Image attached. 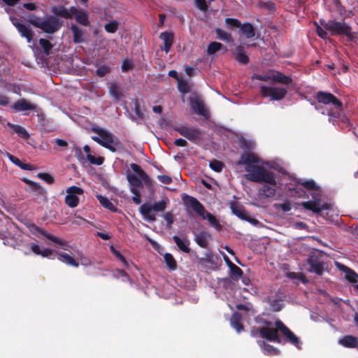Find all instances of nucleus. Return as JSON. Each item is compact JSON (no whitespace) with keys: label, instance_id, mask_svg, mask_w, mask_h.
Segmentation results:
<instances>
[{"label":"nucleus","instance_id":"a19ab883","mask_svg":"<svg viewBox=\"0 0 358 358\" xmlns=\"http://www.w3.org/2000/svg\"><path fill=\"white\" fill-rule=\"evenodd\" d=\"M259 7L268 11H274L276 8L275 3L272 1H260L259 3Z\"/></svg>","mask_w":358,"mask_h":358},{"label":"nucleus","instance_id":"79ce46f5","mask_svg":"<svg viewBox=\"0 0 358 358\" xmlns=\"http://www.w3.org/2000/svg\"><path fill=\"white\" fill-rule=\"evenodd\" d=\"M225 23L228 28L233 29L234 28H240L241 26V22L235 18L227 17L225 20Z\"/></svg>","mask_w":358,"mask_h":358},{"label":"nucleus","instance_id":"9b49d317","mask_svg":"<svg viewBox=\"0 0 358 358\" xmlns=\"http://www.w3.org/2000/svg\"><path fill=\"white\" fill-rule=\"evenodd\" d=\"M327 30L331 32L332 35L351 36L352 29L345 22L329 20L324 26Z\"/></svg>","mask_w":358,"mask_h":358},{"label":"nucleus","instance_id":"bf43d9fd","mask_svg":"<svg viewBox=\"0 0 358 358\" xmlns=\"http://www.w3.org/2000/svg\"><path fill=\"white\" fill-rule=\"evenodd\" d=\"M195 6L202 11L208 10V4L206 0H194Z\"/></svg>","mask_w":358,"mask_h":358},{"label":"nucleus","instance_id":"393cba45","mask_svg":"<svg viewBox=\"0 0 358 358\" xmlns=\"http://www.w3.org/2000/svg\"><path fill=\"white\" fill-rule=\"evenodd\" d=\"M173 240L180 250L187 254L190 252V248H189L190 242L187 238L182 240L179 236L175 235L173 236Z\"/></svg>","mask_w":358,"mask_h":358},{"label":"nucleus","instance_id":"c03bdc74","mask_svg":"<svg viewBox=\"0 0 358 358\" xmlns=\"http://www.w3.org/2000/svg\"><path fill=\"white\" fill-rule=\"evenodd\" d=\"M229 268L231 275L235 276L236 278H239L243 275L242 269L234 263H231V265H229Z\"/></svg>","mask_w":358,"mask_h":358},{"label":"nucleus","instance_id":"423d86ee","mask_svg":"<svg viewBox=\"0 0 358 358\" xmlns=\"http://www.w3.org/2000/svg\"><path fill=\"white\" fill-rule=\"evenodd\" d=\"M130 168L138 176V177L135 174L127 173V179L130 185L131 191L140 189L143 187V182L148 188L152 187V180L139 165L132 163L130 164Z\"/></svg>","mask_w":358,"mask_h":358},{"label":"nucleus","instance_id":"0eeeda50","mask_svg":"<svg viewBox=\"0 0 358 358\" xmlns=\"http://www.w3.org/2000/svg\"><path fill=\"white\" fill-rule=\"evenodd\" d=\"M92 130L99 135V136H92L93 141L113 152H116L117 149L113 144L117 145L120 141L117 138L114 139L113 134L101 127H93Z\"/></svg>","mask_w":358,"mask_h":358},{"label":"nucleus","instance_id":"680f3d73","mask_svg":"<svg viewBox=\"0 0 358 358\" xmlns=\"http://www.w3.org/2000/svg\"><path fill=\"white\" fill-rule=\"evenodd\" d=\"M134 112L139 119L143 120L144 118V114L140 109V104L137 99L134 101Z\"/></svg>","mask_w":358,"mask_h":358},{"label":"nucleus","instance_id":"338daca9","mask_svg":"<svg viewBox=\"0 0 358 358\" xmlns=\"http://www.w3.org/2000/svg\"><path fill=\"white\" fill-rule=\"evenodd\" d=\"M31 250L36 255H41L42 250H41L40 246L34 243L30 244Z\"/></svg>","mask_w":358,"mask_h":358},{"label":"nucleus","instance_id":"c756f323","mask_svg":"<svg viewBox=\"0 0 358 358\" xmlns=\"http://www.w3.org/2000/svg\"><path fill=\"white\" fill-rule=\"evenodd\" d=\"M285 276L294 281V283L298 284V281H301L303 284H306L308 280L306 276L303 273H296L288 271L285 273Z\"/></svg>","mask_w":358,"mask_h":358},{"label":"nucleus","instance_id":"49530a36","mask_svg":"<svg viewBox=\"0 0 358 358\" xmlns=\"http://www.w3.org/2000/svg\"><path fill=\"white\" fill-rule=\"evenodd\" d=\"M118 26L119 24L117 21L113 20L109 23L106 24L104 26V29L107 32L113 34L116 32V31L117 30Z\"/></svg>","mask_w":358,"mask_h":358},{"label":"nucleus","instance_id":"58836bf2","mask_svg":"<svg viewBox=\"0 0 358 358\" xmlns=\"http://www.w3.org/2000/svg\"><path fill=\"white\" fill-rule=\"evenodd\" d=\"M39 45L43 48L45 55H49L51 53L53 45L45 38H41L39 40Z\"/></svg>","mask_w":358,"mask_h":358},{"label":"nucleus","instance_id":"6e6552de","mask_svg":"<svg viewBox=\"0 0 358 358\" xmlns=\"http://www.w3.org/2000/svg\"><path fill=\"white\" fill-rule=\"evenodd\" d=\"M167 206V201L161 200L154 203H145L139 208V212L145 220L155 222L157 220L155 213L163 212Z\"/></svg>","mask_w":358,"mask_h":358},{"label":"nucleus","instance_id":"7c9ffc66","mask_svg":"<svg viewBox=\"0 0 358 358\" xmlns=\"http://www.w3.org/2000/svg\"><path fill=\"white\" fill-rule=\"evenodd\" d=\"M231 209L234 215L242 220L248 219V213L244 207L238 203H232Z\"/></svg>","mask_w":358,"mask_h":358},{"label":"nucleus","instance_id":"20e7f679","mask_svg":"<svg viewBox=\"0 0 358 358\" xmlns=\"http://www.w3.org/2000/svg\"><path fill=\"white\" fill-rule=\"evenodd\" d=\"M320 187L315 183V217L332 221L335 213L334 202L331 198L320 195Z\"/></svg>","mask_w":358,"mask_h":358},{"label":"nucleus","instance_id":"8fccbe9b","mask_svg":"<svg viewBox=\"0 0 358 358\" xmlns=\"http://www.w3.org/2000/svg\"><path fill=\"white\" fill-rule=\"evenodd\" d=\"M87 160L92 164L95 165H101L103 163L104 159L103 157H94L91 154L87 155Z\"/></svg>","mask_w":358,"mask_h":358},{"label":"nucleus","instance_id":"6e6d98bb","mask_svg":"<svg viewBox=\"0 0 358 358\" xmlns=\"http://www.w3.org/2000/svg\"><path fill=\"white\" fill-rule=\"evenodd\" d=\"M163 217H164V219L165 220V221L166 222V227H167V228H169V229L171 228L172 224L174 222V218H173V215L172 213L171 212H166L164 215Z\"/></svg>","mask_w":358,"mask_h":358},{"label":"nucleus","instance_id":"13d9d810","mask_svg":"<svg viewBox=\"0 0 358 358\" xmlns=\"http://www.w3.org/2000/svg\"><path fill=\"white\" fill-rule=\"evenodd\" d=\"M121 68L122 71H127L134 68V64L131 61H129L127 59H124L122 61Z\"/></svg>","mask_w":358,"mask_h":358},{"label":"nucleus","instance_id":"ea45409f","mask_svg":"<svg viewBox=\"0 0 358 358\" xmlns=\"http://www.w3.org/2000/svg\"><path fill=\"white\" fill-rule=\"evenodd\" d=\"M27 183L29 184L31 189L38 192L39 194H41V195L45 194V193H46L45 190L39 183L33 182V181H30V180H27Z\"/></svg>","mask_w":358,"mask_h":358},{"label":"nucleus","instance_id":"4c0bfd02","mask_svg":"<svg viewBox=\"0 0 358 358\" xmlns=\"http://www.w3.org/2000/svg\"><path fill=\"white\" fill-rule=\"evenodd\" d=\"M268 303L271 309L274 312L280 311L284 307L282 301L280 299H268Z\"/></svg>","mask_w":358,"mask_h":358},{"label":"nucleus","instance_id":"6ab92c4d","mask_svg":"<svg viewBox=\"0 0 358 358\" xmlns=\"http://www.w3.org/2000/svg\"><path fill=\"white\" fill-rule=\"evenodd\" d=\"M336 266L340 271L345 273V278L348 282L351 283H356L357 282L358 274L354 270L341 263H336Z\"/></svg>","mask_w":358,"mask_h":358},{"label":"nucleus","instance_id":"f704fd0d","mask_svg":"<svg viewBox=\"0 0 358 358\" xmlns=\"http://www.w3.org/2000/svg\"><path fill=\"white\" fill-rule=\"evenodd\" d=\"M272 80L278 83L288 85L292 82V79L290 76H285L280 72H277L275 74L272 76Z\"/></svg>","mask_w":358,"mask_h":358},{"label":"nucleus","instance_id":"412c9836","mask_svg":"<svg viewBox=\"0 0 358 358\" xmlns=\"http://www.w3.org/2000/svg\"><path fill=\"white\" fill-rule=\"evenodd\" d=\"M338 343L345 347L348 348H355L358 347V338L352 336V335H347L339 339Z\"/></svg>","mask_w":358,"mask_h":358},{"label":"nucleus","instance_id":"c9c22d12","mask_svg":"<svg viewBox=\"0 0 358 358\" xmlns=\"http://www.w3.org/2000/svg\"><path fill=\"white\" fill-rule=\"evenodd\" d=\"M164 262L169 271H174L177 268V262L171 253H166L164 255Z\"/></svg>","mask_w":358,"mask_h":358},{"label":"nucleus","instance_id":"69168bd1","mask_svg":"<svg viewBox=\"0 0 358 358\" xmlns=\"http://www.w3.org/2000/svg\"><path fill=\"white\" fill-rule=\"evenodd\" d=\"M264 350L269 355H277L278 351L275 348L269 344L264 345Z\"/></svg>","mask_w":358,"mask_h":358},{"label":"nucleus","instance_id":"aec40b11","mask_svg":"<svg viewBox=\"0 0 358 358\" xmlns=\"http://www.w3.org/2000/svg\"><path fill=\"white\" fill-rule=\"evenodd\" d=\"M211 238V235L205 231H202L199 234L194 235V241L201 248H208V241Z\"/></svg>","mask_w":358,"mask_h":358},{"label":"nucleus","instance_id":"39448f33","mask_svg":"<svg viewBox=\"0 0 358 358\" xmlns=\"http://www.w3.org/2000/svg\"><path fill=\"white\" fill-rule=\"evenodd\" d=\"M182 199L187 207L191 208L202 219L207 220L211 227L218 231L222 229V225L218 220L213 214L208 212L198 199L187 194L182 196Z\"/></svg>","mask_w":358,"mask_h":358},{"label":"nucleus","instance_id":"f3484780","mask_svg":"<svg viewBox=\"0 0 358 358\" xmlns=\"http://www.w3.org/2000/svg\"><path fill=\"white\" fill-rule=\"evenodd\" d=\"M72 17H75L76 22L82 25L90 24L89 17L87 12L79 10L76 7H71Z\"/></svg>","mask_w":358,"mask_h":358},{"label":"nucleus","instance_id":"774afa93","mask_svg":"<svg viewBox=\"0 0 358 358\" xmlns=\"http://www.w3.org/2000/svg\"><path fill=\"white\" fill-rule=\"evenodd\" d=\"M299 184L303 189L306 188L307 190H313V180L305 181Z\"/></svg>","mask_w":358,"mask_h":358},{"label":"nucleus","instance_id":"052dcab7","mask_svg":"<svg viewBox=\"0 0 358 358\" xmlns=\"http://www.w3.org/2000/svg\"><path fill=\"white\" fill-rule=\"evenodd\" d=\"M131 193L134 194L132 200L134 203L140 204L141 203L140 189H132Z\"/></svg>","mask_w":358,"mask_h":358},{"label":"nucleus","instance_id":"2eb2a0df","mask_svg":"<svg viewBox=\"0 0 358 358\" xmlns=\"http://www.w3.org/2000/svg\"><path fill=\"white\" fill-rule=\"evenodd\" d=\"M189 104L192 110L196 114L201 116H207L208 110H206L203 100L196 96L194 97H190Z\"/></svg>","mask_w":358,"mask_h":358},{"label":"nucleus","instance_id":"e2e57ef3","mask_svg":"<svg viewBox=\"0 0 358 358\" xmlns=\"http://www.w3.org/2000/svg\"><path fill=\"white\" fill-rule=\"evenodd\" d=\"M157 178L162 183L165 185H169L172 182V178L167 175H159Z\"/></svg>","mask_w":358,"mask_h":358},{"label":"nucleus","instance_id":"473e14b6","mask_svg":"<svg viewBox=\"0 0 358 358\" xmlns=\"http://www.w3.org/2000/svg\"><path fill=\"white\" fill-rule=\"evenodd\" d=\"M96 199L99 201L100 204L105 208L110 210L112 212H117V208L115 206V205L110 201L108 198L102 196V195H96Z\"/></svg>","mask_w":358,"mask_h":358},{"label":"nucleus","instance_id":"37998d69","mask_svg":"<svg viewBox=\"0 0 358 358\" xmlns=\"http://www.w3.org/2000/svg\"><path fill=\"white\" fill-rule=\"evenodd\" d=\"M178 90L182 94L188 93L190 90V87L188 85L187 82L182 79H180L178 81Z\"/></svg>","mask_w":358,"mask_h":358},{"label":"nucleus","instance_id":"864d4df0","mask_svg":"<svg viewBox=\"0 0 358 358\" xmlns=\"http://www.w3.org/2000/svg\"><path fill=\"white\" fill-rule=\"evenodd\" d=\"M110 70L111 69L110 66L106 65H102L97 69L96 73L99 77H103L107 73H110Z\"/></svg>","mask_w":358,"mask_h":358},{"label":"nucleus","instance_id":"1a4fd4ad","mask_svg":"<svg viewBox=\"0 0 358 358\" xmlns=\"http://www.w3.org/2000/svg\"><path fill=\"white\" fill-rule=\"evenodd\" d=\"M29 231L34 236H38L39 235L45 237L47 239L52 241L53 243L60 245L63 249L67 250L70 247L69 243L64 239L59 238L52 234L45 231L43 228L32 224L29 227Z\"/></svg>","mask_w":358,"mask_h":358},{"label":"nucleus","instance_id":"e433bc0d","mask_svg":"<svg viewBox=\"0 0 358 358\" xmlns=\"http://www.w3.org/2000/svg\"><path fill=\"white\" fill-rule=\"evenodd\" d=\"M215 33L217 34V38L226 42L232 41L231 34L225 31L224 30L220 28H217L215 29Z\"/></svg>","mask_w":358,"mask_h":358},{"label":"nucleus","instance_id":"f8f14e48","mask_svg":"<svg viewBox=\"0 0 358 358\" xmlns=\"http://www.w3.org/2000/svg\"><path fill=\"white\" fill-rule=\"evenodd\" d=\"M174 130L185 138H187L189 141L194 143L200 141L202 137V132L199 128L178 126L174 127Z\"/></svg>","mask_w":358,"mask_h":358},{"label":"nucleus","instance_id":"a211bd4d","mask_svg":"<svg viewBox=\"0 0 358 358\" xmlns=\"http://www.w3.org/2000/svg\"><path fill=\"white\" fill-rule=\"evenodd\" d=\"M159 38L163 41L164 46L161 47L162 50L169 52L172 47L174 35L171 31H164L159 35Z\"/></svg>","mask_w":358,"mask_h":358},{"label":"nucleus","instance_id":"a878e982","mask_svg":"<svg viewBox=\"0 0 358 358\" xmlns=\"http://www.w3.org/2000/svg\"><path fill=\"white\" fill-rule=\"evenodd\" d=\"M57 259L58 260L66 264L69 266L78 267L79 263L77 262L73 257L69 255L67 253L64 252H57Z\"/></svg>","mask_w":358,"mask_h":358},{"label":"nucleus","instance_id":"2f4dec72","mask_svg":"<svg viewBox=\"0 0 358 358\" xmlns=\"http://www.w3.org/2000/svg\"><path fill=\"white\" fill-rule=\"evenodd\" d=\"M240 31L247 38H252L255 36V29L253 25L249 22L241 24Z\"/></svg>","mask_w":358,"mask_h":358},{"label":"nucleus","instance_id":"3c124183","mask_svg":"<svg viewBox=\"0 0 358 358\" xmlns=\"http://www.w3.org/2000/svg\"><path fill=\"white\" fill-rule=\"evenodd\" d=\"M38 178H39L40 179L43 180V181H45V182H47L48 184H52L54 183L55 182V178L53 176H52L50 173H40L38 174Z\"/></svg>","mask_w":358,"mask_h":358},{"label":"nucleus","instance_id":"f03ea898","mask_svg":"<svg viewBox=\"0 0 358 358\" xmlns=\"http://www.w3.org/2000/svg\"><path fill=\"white\" fill-rule=\"evenodd\" d=\"M315 98L318 103L325 106H315V109L322 115L329 116V122L334 124H343L348 130L352 128V124L343 113V103L336 96L329 92L319 91Z\"/></svg>","mask_w":358,"mask_h":358},{"label":"nucleus","instance_id":"4d7b16f0","mask_svg":"<svg viewBox=\"0 0 358 358\" xmlns=\"http://www.w3.org/2000/svg\"><path fill=\"white\" fill-rule=\"evenodd\" d=\"M274 206L275 208H281L283 212H288L292 209V204L289 201L282 203H276Z\"/></svg>","mask_w":358,"mask_h":358},{"label":"nucleus","instance_id":"dca6fc26","mask_svg":"<svg viewBox=\"0 0 358 358\" xmlns=\"http://www.w3.org/2000/svg\"><path fill=\"white\" fill-rule=\"evenodd\" d=\"M12 22L22 37L26 38L28 42H31L32 41L33 31L29 26H26L24 24L19 22L17 19H13Z\"/></svg>","mask_w":358,"mask_h":358},{"label":"nucleus","instance_id":"09e8293b","mask_svg":"<svg viewBox=\"0 0 358 358\" xmlns=\"http://www.w3.org/2000/svg\"><path fill=\"white\" fill-rule=\"evenodd\" d=\"M110 250L119 260H120L124 264V266L128 267L129 264L126 258L119 251H117L113 245L110 246Z\"/></svg>","mask_w":358,"mask_h":358},{"label":"nucleus","instance_id":"5701e85b","mask_svg":"<svg viewBox=\"0 0 358 358\" xmlns=\"http://www.w3.org/2000/svg\"><path fill=\"white\" fill-rule=\"evenodd\" d=\"M235 55L236 60L241 64H247L249 63V57L246 55L244 47L243 45H238L236 47L235 51L234 52Z\"/></svg>","mask_w":358,"mask_h":358},{"label":"nucleus","instance_id":"a18cd8bd","mask_svg":"<svg viewBox=\"0 0 358 358\" xmlns=\"http://www.w3.org/2000/svg\"><path fill=\"white\" fill-rule=\"evenodd\" d=\"M209 166L210 169L215 172H221L224 167L223 163L216 159L210 161Z\"/></svg>","mask_w":358,"mask_h":358},{"label":"nucleus","instance_id":"5fc2aeb1","mask_svg":"<svg viewBox=\"0 0 358 358\" xmlns=\"http://www.w3.org/2000/svg\"><path fill=\"white\" fill-rule=\"evenodd\" d=\"M110 93L117 99H120L122 96L121 92L119 90V87L115 84H112L110 87Z\"/></svg>","mask_w":358,"mask_h":358},{"label":"nucleus","instance_id":"ddd939ff","mask_svg":"<svg viewBox=\"0 0 358 358\" xmlns=\"http://www.w3.org/2000/svg\"><path fill=\"white\" fill-rule=\"evenodd\" d=\"M61 23L55 16H49L41 22L39 25L36 24V27L41 29L47 34H54L61 27Z\"/></svg>","mask_w":358,"mask_h":358},{"label":"nucleus","instance_id":"4be33fe9","mask_svg":"<svg viewBox=\"0 0 358 358\" xmlns=\"http://www.w3.org/2000/svg\"><path fill=\"white\" fill-rule=\"evenodd\" d=\"M242 315L238 312H234L230 319L231 326L237 331L241 333L244 330V326L241 323Z\"/></svg>","mask_w":358,"mask_h":358},{"label":"nucleus","instance_id":"b1692460","mask_svg":"<svg viewBox=\"0 0 358 358\" xmlns=\"http://www.w3.org/2000/svg\"><path fill=\"white\" fill-rule=\"evenodd\" d=\"M13 108L17 111H25V110H34L36 108V106L28 102L26 99H22L17 101H16Z\"/></svg>","mask_w":358,"mask_h":358},{"label":"nucleus","instance_id":"7ed1b4c3","mask_svg":"<svg viewBox=\"0 0 358 358\" xmlns=\"http://www.w3.org/2000/svg\"><path fill=\"white\" fill-rule=\"evenodd\" d=\"M275 328L262 327L259 329V336L269 341L281 343V338L278 335L280 331L284 336L285 342L289 343L295 346L299 344V338L280 320L275 322Z\"/></svg>","mask_w":358,"mask_h":358},{"label":"nucleus","instance_id":"72a5a7b5","mask_svg":"<svg viewBox=\"0 0 358 358\" xmlns=\"http://www.w3.org/2000/svg\"><path fill=\"white\" fill-rule=\"evenodd\" d=\"M8 126L13 129L14 132H15L20 137L27 139L29 137V134L27 132V131L22 127L17 125V124H13L10 122L8 123Z\"/></svg>","mask_w":358,"mask_h":358},{"label":"nucleus","instance_id":"4468645a","mask_svg":"<svg viewBox=\"0 0 358 358\" xmlns=\"http://www.w3.org/2000/svg\"><path fill=\"white\" fill-rule=\"evenodd\" d=\"M83 189L75 185L69 187L66 189L67 195L65 197V202L66 205L70 208H75L78 205L79 199L78 195L83 194Z\"/></svg>","mask_w":358,"mask_h":358},{"label":"nucleus","instance_id":"f257e3e1","mask_svg":"<svg viewBox=\"0 0 358 358\" xmlns=\"http://www.w3.org/2000/svg\"><path fill=\"white\" fill-rule=\"evenodd\" d=\"M259 163V157L252 152L243 153L237 162L238 165L245 166L247 172L245 178L251 182L264 183L258 190V195L264 198L273 197L276 192L277 181L275 173L268 171Z\"/></svg>","mask_w":358,"mask_h":358},{"label":"nucleus","instance_id":"9d476101","mask_svg":"<svg viewBox=\"0 0 358 358\" xmlns=\"http://www.w3.org/2000/svg\"><path fill=\"white\" fill-rule=\"evenodd\" d=\"M287 90L284 87H267L262 85L260 87V94L263 97H269L271 101H280L285 98Z\"/></svg>","mask_w":358,"mask_h":358},{"label":"nucleus","instance_id":"cd10ccee","mask_svg":"<svg viewBox=\"0 0 358 358\" xmlns=\"http://www.w3.org/2000/svg\"><path fill=\"white\" fill-rule=\"evenodd\" d=\"M71 29L73 33V42L75 43H81L85 41V36L83 31L76 24H72Z\"/></svg>","mask_w":358,"mask_h":358},{"label":"nucleus","instance_id":"bb28decb","mask_svg":"<svg viewBox=\"0 0 358 358\" xmlns=\"http://www.w3.org/2000/svg\"><path fill=\"white\" fill-rule=\"evenodd\" d=\"M52 12L55 15L62 17L65 19L72 18L71 7L70 9H67L63 6H55L52 8Z\"/></svg>","mask_w":358,"mask_h":358},{"label":"nucleus","instance_id":"c85d7f7f","mask_svg":"<svg viewBox=\"0 0 358 358\" xmlns=\"http://www.w3.org/2000/svg\"><path fill=\"white\" fill-rule=\"evenodd\" d=\"M222 50V52H227V49L222 43L219 42H211L208 44L207 48V54L212 55L215 54L217 52Z\"/></svg>","mask_w":358,"mask_h":358},{"label":"nucleus","instance_id":"de8ad7c7","mask_svg":"<svg viewBox=\"0 0 358 358\" xmlns=\"http://www.w3.org/2000/svg\"><path fill=\"white\" fill-rule=\"evenodd\" d=\"M292 195L298 197H302L306 194L305 190L300 186V184L297 182L295 187L289 189Z\"/></svg>","mask_w":358,"mask_h":358},{"label":"nucleus","instance_id":"0e129e2a","mask_svg":"<svg viewBox=\"0 0 358 358\" xmlns=\"http://www.w3.org/2000/svg\"><path fill=\"white\" fill-rule=\"evenodd\" d=\"M315 27H316V31L317 35L322 38H325L327 36V32L324 30L322 27H320L317 22L315 21Z\"/></svg>","mask_w":358,"mask_h":358},{"label":"nucleus","instance_id":"603ef678","mask_svg":"<svg viewBox=\"0 0 358 358\" xmlns=\"http://www.w3.org/2000/svg\"><path fill=\"white\" fill-rule=\"evenodd\" d=\"M327 266L326 264L323 262H320L315 259V273L321 275Z\"/></svg>","mask_w":358,"mask_h":358}]
</instances>
